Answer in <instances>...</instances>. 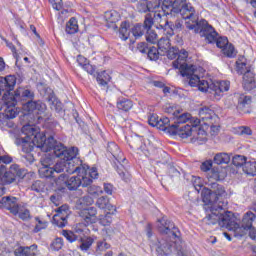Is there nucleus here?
Segmentation results:
<instances>
[{"label":"nucleus","mask_w":256,"mask_h":256,"mask_svg":"<svg viewBox=\"0 0 256 256\" xmlns=\"http://www.w3.org/2000/svg\"><path fill=\"white\" fill-rule=\"evenodd\" d=\"M21 132L25 137L17 136L14 140L15 145L21 147L23 161L26 163H33L35 157L31 154V151L38 147L44 153H49L53 151L55 157L60 159L56 163V171L60 173H68V175H77L85 173V167L83 161L77 157L79 155V149L77 147H72L70 149L65 148L61 143H57L53 136H45V133L39 132V128L33 125H24Z\"/></svg>","instance_id":"obj_1"},{"label":"nucleus","mask_w":256,"mask_h":256,"mask_svg":"<svg viewBox=\"0 0 256 256\" xmlns=\"http://www.w3.org/2000/svg\"><path fill=\"white\" fill-rule=\"evenodd\" d=\"M227 204H214L212 206V213L204 218L207 225H218L225 227L228 231H234L235 237H243L247 235V231L253 227L255 223V213L248 211L242 217L241 225L237 223L235 216L232 212L225 211Z\"/></svg>","instance_id":"obj_2"},{"label":"nucleus","mask_w":256,"mask_h":256,"mask_svg":"<svg viewBox=\"0 0 256 256\" xmlns=\"http://www.w3.org/2000/svg\"><path fill=\"white\" fill-rule=\"evenodd\" d=\"M225 177V173L219 171V168H212L207 175L205 184L209 188L204 187L202 189V201L208 205L210 213H212L213 205H223L225 203L221 199L227 197V192L225 191V187L217 183V181H223Z\"/></svg>","instance_id":"obj_3"},{"label":"nucleus","mask_w":256,"mask_h":256,"mask_svg":"<svg viewBox=\"0 0 256 256\" xmlns=\"http://www.w3.org/2000/svg\"><path fill=\"white\" fill-rule=\"evenodd\" d=\"M93 203V197L89 195L79 198L76 202V207L77 209H79L78 215L79 217H81L83 225H85V227H89V225L97 223V208L89 207V205H93Z\"/></svg>","instance_id":"obj_4"},{"label":"nucleus","mask_w":256,"mask_h":256,"mask_svg":"<svg viewBox=\"0 0 256 256\" xmlns=\"http://www.w3.org/2000/svg\"><path fill=\"white\" fill-rule=\"evenodd\" d=\"M187 29L194 31V33L200 34V37H204L206 43L209 44L215 43L219 37V33H217L215 28L209 25V22H207L205 19H201L199 22H187Z\"/></svg>","instance_id":"obj_5"},{"label":"nucleus","mask_w":256,"mask_h":256,"mask_svg":"<svg viewBox=\"0 0 256 256\" xmlns=\"http://www.w3.org/2000/svg\"><path fill=\"white\" fill-rule=\"evenodd\" d=\"M0 209H6L10 211L14 217H19L22 221H29L31 219V211L25 206L17 202L16 197L6 196L0 200Z\"/></svg>","instance_id":"obj_6"},{"label":"nucleus","mask_w":256,"mask_h":256,"mask_svg":"<svg viewBox=\"0 0 256 256\" xmlns=\"http://www.w3.org/2000/svg\"><path fill=\"white\" fill-rule=\"evenodd\" d=\"M108 153L112 154V157L117 162H114V167L118 173V175L125 181L126 183L131 181V175H129L128 171L125 169L123 163H125L126 159L123 156V152L119 149V146L115 142L108 143L107 146ZM118 163V164H117Z\"/></svg>","instance_id":"obj_7"},{"label":"nucleus","mask_w":256,"mask_h":256,"mask_svg":"<svg viewBox=\"0 0 256 256\" xmlns=\"http://www.w3.org/2000/svg\"><path fill=\"white\" fill-rule=\"evenodd\" d=\"M13 159L10 156H0V182L2 185H11L15 181L14 171L17 169V164H12L7 171L5 165H9Z\"/></svg>","instance_id":"obj_8"},{"label":"nucleus","mask_w":256,"mask_h":256,"mask_svg":"<svg viewBox=\"0 0 256 256\" xmlns=\"http://www.w3.org/2000/svg\"><path fill=\"white\" fill-rule=\"evenodd\" d=\"M63 184H66V187L69 189V191H77L79 187H89V185H91V180L83 176V174H77V176H72L70 178L66 175V179L61 180V184L57 185Z\"/></svg>","instance_id":"obj_9"},{"label":"nucleus","mask_w":256,"mask_h":256,"mask_svg":"<svg viewBox=\"0 0 256 256\" xmlns=\"http://www.w3.org/2000/svg\"><path fill=\"white\" fill-rule=\"evenodd\" d=\"M8 97H10L11 102H7L8 105H17V103H25V101H31L35 99V92L26 88H18L14 95L11 94V90L8 93Z\"/></svg>","instance_id":"obj_10"},{"label":"nucleus","mask_w":256,"mask_h":256,"mask_svg":"<svg viewBox=\"0 0 256 256\" xmlns=\"http://www.w3.org/2000/svg\"><path fill=\"white\" fill-rule=\"evenodd\" d=\"M22 109L23 111H26V113H33L36 115L37 121H42L43 117L39 115L47 111V105H45V103H43L41 100H28V102L22 103Z\"/></svg>","instance_id":"obj_11"},{"label":"nucleus","mask_w":256,"mask_h":256,"mask_svg":"<svg viewBox=\"0 0 256 256\" xmlns=\"http://www.w3.org/2000/svg\"><path fill=\"white\" fill-rule=\"evenodd\" d=\"M57 164L54 165V167H48V166H41L39 168V175L42 178L49 179V177H52L54 179L56 185H61V181H65L67 174H59L60 172H57Z\"/></svg>","instance_id":"obj_12"},{"label":"nucleus","mask_w":256,"mask_h":256,"mask_svg":"<svg viewBox=\"0 0 256 256\" xmlns=\"http://www.w3.org/2000/svg\"><path fill=\"white\" fill-rule=\"evenodd\" d=\"M164 15H179L184 6L187 5V0H162Z\"/></svg>","instance_id":"obj_13"},{"label":"nucleus","mask_w":256,"mask_h":256,"mask_svg":"<svg viewBox=\"0 0 256 256\" xmlns=\"http://www.w3.org/2000/svg\"><path fill=\"white\" fill-rule=\"evenodd\" d=\"M229 87H231V83L227 80L212 82L210 84V94L216 101H221L224 93L229 91Z\"/></svg>","instance_id":"obj_14"},{"label":"nucleus","mask_w":256,"mask_h":256,"mask_svg":"<svg viewBox=\"0 0 256 256\" xmlns=\"http://www.w3.org/2000/svg\"><path fill=\"white\" fill-rule=\"evenodd\" d=\"M167 133L170 135H179L181 139H188L193 135V126L191 124L186 125H171L168 127Z\"/></svg>","instance_id":"obj_15"},{"label":"nucleus","mask_w":256,"mask_h":256,"mask_svg":"<svg viewBox=\"0 0 256 256\" xmlns=\"http://www.w3.org/2000/svg\"><path fill=\"white\" fill-rule=\"evenodd\" d=\"M153 25L156 23V29H163L168 37L174 35L173 28L171 27V23L167 20V18H163L161 13L155 11L152 16Z\"/></svg>","instance_id":"obj_16"},{"label":"nucleus","mask_w":256,"mask_h":256,"mask_svg":"<svg viewBox=\"0 0 256 256\" xmlns=\"http://www.w3.org/2000/svg\"><path fill=\"white\" fill-rule=\"evenodd\" d=\"M216 47H218V49H222V53L226 56V57H236L237 56V51L235 50V46H233V44H229V40L227 39V37H219L216 38Z\"/></svg>","instance_id":"obj_17"},{"label":"nucleus","mask_w":256,"mask_h":256,"mask_svg":"<svg viewBox=\"0 0 256 256\" xmlns=\"http://www.w3.org/2000/svg\"><path fill=\"white\" fill-rule=\"evenodd\" d=\"M148 123L151 125V127H157V129H160V131H168L169 126L171 124V120H169V117H163L159 119V116L157 114H150L148 116Z\"/></svg>","instance_id":"obj_18"},{"label":"nucleus","mask_w":256,"mask_h":256,"mask_svg":"<svg viewBox=\"0 0 256 256\" xmlns=\"http://www.w3.org/2000/svg\"><path fill=\"white\" fill-rule=\"evenodd\" d=\"M158 231H160V233H164L165 235L170 233V235H173V237H178L177 233H179V229L175 227V223L168 220L167 217H163L161 220H159Z\"/></svg>","instance_id":"obj_19"},{"label":"nucleus","mask_w":256,"mask_h":256,"mask_svg":"<svg viewBox=\"0 0 256 256\" xmlns=\"http://www.w3.org/2000/svg\"><path fill=\"white\" fill-rule=\"evenodd\" d=\"M153 27V14L148 13L145 15V29H146V41L148 43L155 44L159 41L157 33L155 30L151 29Z\"/></svg>","instance_id":"obj_20"},{"label":"nucleus","mask_w":256,"mask_h":256,"mask_svg":"<svg viewBox=\"0 0 256 256\" xmlns=\"http://www.w3.org/2000/svg\"><path fill=\"white\" fill-rule=\"evenodd\" d=\"M170 113L173 115V121L174 123L171 125H179V127H182L184 123H189L191 125V120L197 119L195 117H191V114L189 113H182L179 110L173 109V107H170Z\"/></svg>","instance_id":"obj_21"},{"label":"nucleus","mask_w":256,"mask_h":256,"mask_svg":"<svg viewBox=\"0 0 256 256\" xmlns=\"http://www.w3.org/2000/svg\"><path fill=\"white\" fill-rule=\"evenodd\" d=\"M190 123L192 126L193 139L195 141H207V132L199 127L201 120L199 118H193Z\"/></svg>","instance_id":"obj_22"},{"label":"nucleus","mask_w":256,"mask_h":256,"mask_svg":"<svg viewBox=\"0 0 256 256\" xmlns=\"http://www.w3.org/2000/svg\"><path fill=\"white\" fill-rule=\"evenodd\" d=\"M177 56V60H175L172 65L174 69H179L180 73L185 75V70L191 67V65L187 64V57H189V52H187V50H181L178 52Z\"/></svg>","instance_id":"obj_23"},{"label":"nucleus","mask_w":256,"mask_h":256,"mask_svg":"<svg viewBox=\"0 0 256 256\" xmlns=\"http://www.w3.org/2000/svg\"><path fill=\"white\" fill-rule=\"evenodd\" d=\"M69 217V208L67 206H61L58 208L57 213L53 216V223L57 227H65L67 225V219Z\"/></svg>","instance_id":"obj_24"},{"label":"nucleus","mask_w":256,"mask_h":256,"mask_svg":"<svg viewBox=\"0 0 256 256\" xmlns=\"http://www.w3.org/2000/svg\"><path fill=\"white\" fill-rule=\"evenodd\" d=\"M185 74L180 73L182 77H186V81H188L190 87H197L199 85L200 77L197 75V66L190 65L189 68H186Z\"/></svg>","instance_id":"obj_25"},{"label":"nucleus","mask_w":256,"mask_h":256,"mask_svg":"<svg viewBox=\"0 0 256 256\" xmlns=\"http://www.w3.org/2000/svg\"><path fill=\"white\" fill-rule=\"evenodd\" d=\"M37 255V244L31 246H16L12 250V256H35Z\"/></svg>","instance_id":"obj_26"},{"label":"nucleus","mask_w":256,"mask_h":256,"mask_svg":"<svg viewBox=\"0 0 256 256\" xmlns=\"http://www.w3.org/2000/svg\"><path fill=\"white\" fill-rule=\"evenodd\" d=\"M17 83V79L13 75H9L6 77H0V95L6 91V93H9V91H13L15 89V85Z\"/></svg>","instance_id":"obj_27"},{"label":"nucleus","mask_w":256,"mask_h":256,"mask_svg":"<svg viewBox=\"0 0 256 256\" xmlns=\"http://www.w3.org/2000/svg\"><path fill=\"white\" fill-rule=\"evenodd\" d=\"M180 15H182L183 19H185V25L187 28V23H192V21H195L196 23H199V20H197V17L195 16V8L191 3H186L184 8L180 10Z\"/></svg>","instance_id":"obj_28"},{"label":"nucleus","mask_w":256,"mask_h":256,"mask_svg":"<svg viewBox=\"0 0 256 256\" xmlns=\"http://www.w3.org/2000/svg\"><path fill=\"white\" fill-rule=\"evenodd\" d=\"M243 88L245 91H253L256 87L255 73L251 70H247L243 75Z\"/></svg>","instance_id":"obj_29"},{"label":"nucleus","mask_w":256,"mask_h":256,"mask_svg":"<svg viewBox=\"0 0 256 256\" xmlns=\"http://www.w3.org/2000/svg\"><path fill=\"white\" fill-rule=\"evenodd\" d=\"M83 233V228H81V224H78L74 228L73 231L63 230L62 235L69 241L70 243H74V241H82V238L79 236Z\"/></svg>","instance_id":"obj_30"},{"label":"nucleus","mask_w":256,"mask_h":256,"mask_svg":"<svg viewBox=\"0 0 256 256\" xmlns=\"http://www.w3.org/2000/svg\"><path fill=\"white\" fill-rule=\"evenodd\" d=\"M156 253L159 256L171 255V243L165 239L158 240L156 243Z\"/></svg>","instance_id":"obj_31"},{"label":"nucleus","mask_w":256,"mask_h":256,"mask_svg":"<svg viewBox=\"0 0 256 256\" xmlns=\"http://www.w3.org/2000/svg\"><path fill=\"white\" fill-rule=\"evenodd\" d=\"M7 93H9V91L8 92L4 91L3 93V101H4V105L6 106V109H5L6 117L8 119H15V117H17V112L15 111V105H8V103H11V97H9Z\"/></svg>","instance_id":"obj_32"},{"label":"nucleus","mask_w":256,"mask_h":256,"mask_svg":"<svg viewBox=\"0 0 256 256\" xmlns=\"http://www.w3.org/2000/svg\"><path fill=\"white\" fill-rule=\"evenodd\" d=\"M131 35V24L128 21H124L120 25L119 37L122 41H127Z\"/></svg>","instance_id":"obj_33"},{"label":"nucleus","mask_w":256,"mask_h":256,"mask_svg":"<svg viewBox=\"0 0 256 256\" xmlns=\"http://www.w3.org/2000/svg\"><path fill=\"white\" fill-rule=\"evenodd\" d=\"M47 101H48V104L50 105V109L52 111H56L57 113H59L60 111H62L63 109V104L61 103V101H59L57 99V97H55L53 94H50L48 97H47Z\"/></svg>","instance_id":"obj_34"},{"label":"nucleus","mask_w":256,"mask_h":256,"mask_svg":"<svg viewBox=\"0 0 256 256\" xmlns=\"http://www.w3.org/2000/svg\"><path fill=\"white\" fill-rule=\"evenodd\" d=\"M84 169L85 172L81 173L82 177H86L87 179H89L91 185V183H93V179H97V177H99V172H97V168H89L87 164H84Z\"/></svg>","instance_id":"obj_35"},{"label":"nucleus","mask_w":256,"mask_h":256,"mask_svg":"<svg viewBox=\"0 0 256 256\" xmlns=\"http://www.w3.org/2000/svg\"><path fill=\"white\" fill-rule=\"evenodd\" d=\"M133 108V101H131L128 98H118L117 100V109H119L120 111H129L130 109Z\"/></svg>","instance_id":"obj_36"},{"label":"nucleus","mask_w":256,"mask_h":256,"mask_svg":"<svg viewBox=\"0 0 256 256\" xmlns=\"http://www.w3.org/2000/svg\"><path fill=\"white\" fill-rule=\"evenodd\" d=\"M79 31V24L76 18H70V20L66 24V33L68 35H75Z\"/></svg>","instance_id":"obj_37"},{"label":"nucleus","mask_w":256,"mask_h":256,"mask_svg":"<svg viewBox=\"0 0 256 256\" xmlns=\"http://www.w3.org/2000/svg\"><path fill=\"white\" fill-rule=\"evenodd\" d=\"M145 31V19L143 24L138 23L131 28V33L135 39H140L142 35H145Z\"/></svg>","instance_id":"obj_38"},{"label":"nucleus","mask_w":256,"mask_h":256,"mask_svg":"<svg viewBox=\"0 0 256 256\" xmlns=\"http://www.w3.org/2000/svg\"><path fill=\"white\" fill-rule=\"evenodd\" d=\"M158 43V50L161 51V56L165 55L167 51L171 48V41L169 38H161L157 41Z\"/></svg>","instance_id":"obj_39"},{"label":"nucleus","mask_w":256,"mask_h":256,"mask_svg":"<svg viewBox=\"0 0 256 256\" xmlns=\"http://www.w3.org/2000/svg\"><path fill=\"white\" fill-rule=\"evenodd\" d=\"M96 205L97 207H99V209H107L108 211H113V205L109 203V198L105 196L98 198L96 201Z\"/></svg>","instance_id":"obj_40"},{"label":"nucleus","mask_w":256,"mask_h":256,"mask_svg":"<svg viewBox=\"0 0 256 256\" xmlns=\"http://www.w3.org/2000/svg\"><path fill=\"white\" fill-rule=\"evenodd\" d=\"M231 161V156L227 153H218L214 156V163L216 165H227Z\"/></svg>","instance_id":"obj_41"},{"label":"nucleus","mask_w":256,"mask_h":256,"mask_svg":"<svg viewBox=\"0 0 256 256\" xmlns=\"http://www.w3.org/2000/svg\"><path fill=\"white\" fill-rule=\"evenodd\" d=\"M96 81L102 87H107V84L111 81V76L106 71H102L98 73Z\"/></svg>","instance_id":"obj_42"},{"label":"nucleus","mask_w":256,"mask_h":256,"mask_svg":"<svg viewBox=\"0 0 256 256\" xmlns=\"http://www.w3.org/2000/svg\"><path fill=\"white\" fill-rule=\"evenodd\" d=\"M236 71L238 75H245L247 71H251V69H247V63H245V58L241 57V59H238L236 62Z\"/></svg>","instance_id":"obj_43"},{"label":"nucleus","mask_w":256,"mask_h":256,"mask_svg":"<svg viewBox=\"0 0 256 256\" xmlns=\"http://www.w3.org/2000/svg\"><path fill=\"white\" fill-rule=\"evenodd\" d=\"M243 171L247 175H251L252 177H255V175H256V162L255 161L246 162L245 165L243 166Z\"/></svg>","instance_id":"obj_44"},{"label":"nucleus","mask_w":256,"mask_h":256,"mask_svg":"<svg viewBox=\"0 0 256 256\" xmlns=\"http://www.w3.org/2000/svg\"><path fill=\"white\" fill-rule=\"evenodd\" d=\"M97 221H99L100 225L103 227H109L113 222V218L111 217V213L108 212L105 215H100L99 218H97Z\"/></svg>","instance_id":"obj_45"},{"label":"nucleus","mask_w":256,"mask_h":256,"mask_svg":"<svg viewBox=\"0 0 256 256\" xmlns=\"http://www.w3.org/2000/svg\"><path fill=\"white\" fill-rule=\"evenodd\" d=\"M149 11H157L161 9L163 11V0H147Z\"/></svg>","instance_id":"obj_46"},{"label":"nucleus","mask_w":256,"mask_h":256,"mask_svg":"<svg viewBox=\"0 0 256 256\" xmlns=\"http://www.w3.org/2000/svg\"><path fill=\"white\" fill-rule=\"evenodd\" d=\"M199 115H200V119H202V121H209L211 119H213V110L205 107L200 109L199 111Z\"/></svg>","instance_id":"obj_47"},{"label":"nucleus","mask_w":256,"mask_h":256,"mask_svg":"<svg viewBox=\"0 0 256 256\" xmlns=\"http://www.w3.org/2000/svg\"><path fill=\"white\" fill-rule=\"evenodd\" d=\"M105 19L107 23H117L119 21V13L115 10H111L105 13Z\"/></svg>","instance_id":"obj_48"},{"label":"nucleus","mask_w":256,"mask_h":256,"mask_svg":"<svg viewBox=\"0 0 256 256\" xmlns=\"http://www.w3.org/2000/svg\"><path fill=\"white\" fill-rule=\"evenodd\" d=\"M148 58L150 59V61H157V59H159L160 55H163V53L155 48V47H151L148 52H147Z\"/></svg>","instance_id":"obj_49"},{"label":"nucleus","mask_w":256,"mask_h":256,"mask_svg":"<svg viewBox=\"0 0 256 256\" xmlns=\"http://www.w3.org/2000/svg\"><path fill=\"white\" fill-rule=\"evenodd\" d=\"M87 188V193L89 195H92V197H99V195L103 194V189H101V187L96 186V185H92V186H86Z\"/></svg>","instance_id":"obj_50"},{"label":"nucleus","mask_w":256,"mask_h":256,"mask_svg":"<svg viewBox=\"0 0 256 256\" xmlns=\"http://www.w3.org/2000/svg\"><path fill=\"white\" fill-rule=\"evenodd\" d=\"M136 3V10L138 13H147V11H149V4L147 0H138Z\"/></svg>","instance_id":"obj_51"},{"label":"nucleus","mask_w":256,"mask_h":256,"mask_svg":"<svg viewBox=\"0 0 256 256\" xmlns=\"http://www.w3.org/2000/svg\"><path fill=\"white\" fill-rule=\"evenodd\" d=\"M130 147L134 149V151H138L140 153H143V151H145V145H143V142H141L140 139L132 140L130 143Z\"/></svg>","instance_id":"obj_52"},{"label":"nucleus","mask_w":256,"mask_h":256,"mask_svg":"<svg viewBox=\"0 0 256 256\" xmlns=\"http://www.w3.org/2000/svg\"><path fill=\"white\" fill-rule=\"evenodd\" d=\"M107 249H111V244L107 243V241L101 240L97 242L96 253L101 254L103 251H107Z\"/></svg>","instance_id":"obj_53"},{"label":"nucleus","mask_w":256,"mask_h":256,"mask_svg":"<svg viewBox=\"0 0 256 256\" xmlns=\"http://www.w3.org/2000/svg\"><path fill=\"white\" fill-rule=\"evenodd\" d=\"M232 163L235 167H245L247 159H245V156L237 155L232 158Z\"/></svg>","instance_id":"obj_54"},{"label":"nucleus","mask_w":256,"mask_h":256,"mask_svg":"<svg viewBox=\"0 0 256 256\" xmlns=\"http://www.w3.org/2000/svg\"><path fill=\"white\" fill-rule=\"evenodd\" d=\"M0 256H13V248L0 242Z\"/></svg>","instance_id":"obj_55"},{"label":"nucleus","mask_w":256,"mask_h":256,"mask_svg":"<svg viewBox=\"0 0 256 256\" xmlns=\"http://www.w3.org/2000/svg\"><path fill=\"white\" fill-rule=\"evenodd\" d=\"M36 226L34 228V233H39L42 229H47V221L41 220L39 217L35 218Z\"/></svg>","instance_id":"obj_56"},{"label":"nucleus","mask_w":256,"mask_h":256,"mask_svg":"<svg viewBox=\"0 0 256 256\" xmlns=\"http://www.w3.org/2000/svg\"><path fill=\"white\" fill-rule=\"evenodd\" d=\"M45 189V184L41 180H36L31 185V191H35L36 193H41Z\"/></svg>","instance_id":"obj_57"},{"label":"nucleus","mask_w":256,"mask_h":256,"mask_svg":"<svg viewBox=\"0 0 256 256\" xmlns=\"http://www.w3.org/2000/svg\"><path fill=\"white\" fill-rule=\"evenodd\" d=\"M80 249L81 251H89L91 249V245H93V238H87L86 240H80Z\"/></svg>","instance_id":"obj_58"},{"label":"nucleus","mask_w":256,"mask_h":256,"mask_svg":"<svg viewBox=\"0 0 256 256\" xmlns=\"http://www.w3.org/2000/svg\"><path fill=\"white\" fill-rule=\"evenodd\" d=\"M198 87L199 91L205 92V91H211V84L207 82V80H199L198 84L196 85Z\"/></svg>","instance_id":"obj_59"},{"label":"nucleus","mask_w":256,"mask_h":256,"mask_svg":"<svg viewBox=\"0 0 256 256\" xmlns=\"http://www.w3.org/2000/svg\"><path fill=\"white\" fill-rule=\"evenodd\" d=\"M41 167H53L55 165V162L53 161L52 157L45 156L41 159Z\"/></svg>","instance_id":"obj_60"},{"label":"nucleus","mask_w":256,"mask_h":256,"mask_svg":"<svg viewBox=\"0 0 256 256\" xmlns=\"http://www.w3.org/2000/svg\"><path fill=\"white\" fill-rule=\"evenodd\" d=\"M160 158L158 160V163H162V165H166V163H169V154L163 150L159 151Z\"/></svg>","instance_id":"obj_61"},{"label":"nucleus","mask_w":256,"mask_h":256,"mask_svg":"<svg viewBox=\"0 0 256 256\" xmlns=\"http://www.w3.org/2000/svg\"><path fill=\"white\" fill-rule=\"evenodd\" d=\"M167 57L168 59H176L177 55H179V49L175 48V47H170L168 50H167Z\"/></svg>","instance_id":"obj_62"},{"label":"nucleus","mask_w":256,"mask_h":256,"mask_svg":"<svg viewBox=\"0 0 256 256\" xmlns=\"http://www.w3.org/2000/svg\"><path fill=\"white\" fill-rule=\"evenodd\" d=\"M239 105H242V107H245V105H250L251 104V96H245L242 95L238 99Z\"/></svg>","instance_id":"obj_63"},{"label":"nucleus","mask_w":256,"mask_h":256,"mask_svg":"<svg viewBox=\"0 0 256 256\" xmlns=\"http://www.w3.org/2000/svg\"><path fill=\"white\" fill-rule=\"evenodd\" d=\"M52 247H53L54 251H59L60 249H62L63 248V238H56L52 242Z\"/></svg>","instance_id":"obj_64"}]
</instances>
